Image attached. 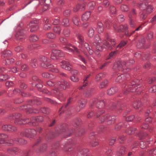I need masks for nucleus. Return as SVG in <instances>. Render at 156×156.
Here are the masks:
<instances>
[{
    "instance_id": "nucleus-29",
    "label": "nucleus",
    "mask_w": 156,
    "mask_h": 156,
    "mask_svg": "<svg viewBox=\"0 0 156 156\" xmlns=\"http://www.w3.org/2000/svg\"><path fill=\"white\" fill-rule=\"evenodd\" d=\"M117 90V88L115 87H112L109 89L107 91V94L109 95H112L115 94Z\"/></svg>"
},
{
    "instance_id": "nucleus-64",
    "label": "nucleus",
    "mask_w": 156,
    "mask_h": 156,
    "mask_svg": "<svg viewBox=\"0 0 156 156\" xmlns=\"http://www.w3.org/2000/svg\"><path fill=\"white\" fill-rule=\"evenodd\" d=\"M148 153L149 154H156V148L148 151Z\"/></svg>"
},
{
    "instance_id": "nucleus-18",
    "label": "nucleus",
    "mask_w": 156,
    "mask_h": 156,
    "mask_svg": "<svg viewBox=\"0 0 156 156\" xmlns=\"http://www.w3.org/2000/svg\"><path fill=\"white\" fill-rule=\"evenodd\" d=\"M15 37L17 40L22 41L25 37L23 30H19L16 33Z\"/></svg>"
},
{
    "instance_id": "nucleus-63",
    "label": "nucleus",
    "mask_w": 156,
    "mask_h": 156,
    "mask_svg": "<svg viewBox=\"0 0 156 156\" xmlns=\"http://www.w3.org/2000/svg\"><path fill=\"white\" fill-rule=\"evenodd\" d=\"M123 126H124L123 123V122H120L116 125L115 129L117 130L120 129Z\"/></svg>"
},
{
    "instance_id": "nucleus-12",
    "label": "nucleus",
    "mask_w": 156,
    "mask_h": 156,
    "mask_svg": "<svg viewBox=\"0 0 156 156\" xmlns=\"http://www.w3.org/2000/svg\"><path fill=\"white\" fill-rule=\"evenodd\" d=\"M36 131L34 129H27L24 132H21V136H25L28 138H32L36 134Z\"/></svg>"
},
{
    "instance_id": "nucleus-15",
    "label": "nucleus",
    "mask_w": 156,
    "mask_h": 156,
    "mask_svg": "<svg viewBox=\"0 0 156 156\" xmlns=\"http://www.w3.org/2000/svg\"><path fill=\"white\" fill-rule=\"evenodd\" d=\"M74 141L69 140L63 144L62 147L64 148L65 151H70L73 149V147L72 146V145Z\"/></svg>"
},
{
    "instance_id": "nucleus-37",
    "label": "nucleus",
    "mask_w": 156,
    "mask_h": 156,
    "mask_svg": "<svg viewBox=\"0 0 156 156\" xmlns=\"http://www.w3.org/2000/svg\"><path fill=\"white\" fill-rule=\"evenodd\" d=\"M108 83V81L107 80H105L101 83L99 87L100 88H103L105 87Z\"/></svg>"
},
{
    "instance_id": "nucleus-1",
    "label": "nucleus",
    "mask_w": 156,
    "mask_h": 156,
    "mask_svg": "<svg viewBox=\"0 0 156 156\" xmlns=\"http://www.w3.org/2000/svg\"><path fill=\"white\" fill-rule=\"evenodd\" d=\"M107 40L110 42L112 45L108 43L107 41L105 40L103 44L101 43V40L99 36L98 35H96L94 37V42L93 43L94 46H96V49L99 51H101L103 50V47L105 48H108L111 49L112 48V46H114L115 44V42L113 39L110 38L106 37Z\"/></svg>"
},
{
    "instance_id": "nucleus-35",
    "label": "nucleus",
    "mask_w": 156,
    "mask_h": 156,
    "mask_svg": "<svg viewBox=\"0 0 156 156\" xmlns=\"http://www.w3.org/2000/svg\"><path fill=\"white\" fill-rule=\"evenodd\" d=\"M72 98H70L68 100L67 103V104L65 106H63L59 109V111H61L62 110V111L59 113V115H60L62 114V112H63L64 109L65 108H66L67 107V106L71 102V100L72 99Z\"/></svg>"
},
{
    "instance_id": "nucleus-23",
    "label": "nucleus",
    "mask_w": 156,
    "mask_h": 156,
    "mask_svg": "<svg viewBox=\"0 0 156 156\" xmlns=\"http://www.w3.org/2000/svg\"><path fill=\"white\" fill-rule=\"evenodd\" d=\"M96 30L99 33H102L104 30V27L103 24L101 22H98V23Z\"/></svg>"
},
{
    "instance_id": "nucleus-55",
    "label": "nucleus",
    "mask_w": 156,
    "mask_h": 156,
    "mask_svg": "<svg viewBox=\"0 0 156 156\" xmlns=\"http://www.w3.org/2000/svg\"><path fill=\"white\" fill-rule=\"evenodd\" d=\"M145 41L144 39H142L141 40H140L137 44V47L138 48H140L144 44Z\"/></svg>"
},
{
    "instance_id": "nucleus-57",
    "label": "nucleus",
    "mask_w": 156,
    "mask_h": 156,
    "mask_svg": "<svg viewBox=\"0 0 156 156\" xmlns=\"http://www.w3.org/2000/svg\"><path fill=\"white\" fill-rule=\"evenodd\" d=\"M94 91V89L93 88H89L86 91V96L87 97H88Z\"/></svg>"
},
{
    "instance_id": "nucleus-40",
    "label": "nucleus",
    "mask_w": 156,
    "mask_h": 156,
    "mask_svg": "<svg viewBox=\"0 0 156 156\" xmlns=\"http://www.w3.org/2000/svg\"><path fill=\"white\" fill-rule=\"evenodd\" d=\"M47 148V146L45 144H44L41 146L38 152H43Z\"/></svg>"
},
{
    "instance_id": "nucleus-59",
    "label": "nucleus",
    "mask_w": 156,
    "mask_h": 156,
    "mask_svg": "<svg viewBox=\"0 0 156 156\" xmlns=\"http://www.w3.org/2000/svg\"><path fill=\"white\" fill-rule=\"evenodd\" d=\"M20 92H21V94L22 96H26V95L24 94V93L23 92H22L19 89H15L13 91V92L14 94H15L17 93H20Z\"/></svg>"
},
{
    "instance_id": "nucleus-58",
    "label": "nucleus",
    "mask_w": 156,
    "mask_h": 156,
    "mask_svg": "<svg viewBox=\"0 0 156 156\" xmlns=\"http://www.w3.org/2000/svg\"><path fill=\"white\" fill-rule=\"evenodd\" d=\"M39 46V45L36 44H31L28 46V49L30 50H32Z\"/></svg>"
},
{
    "instance_id": "nucleus-43",
    "label": "nucleus",
    "mask_w": 156,
    "mask_h": 156,
    "mask_svg": "<svg viewBox=\"0 0 156 156\" xmlns=\"http://www.w3.org/2000/svg\"><path fill=\"white\" fill-rule=\"evenodd\" d=\"M72 20L73 23L75 25L77 26L79 25V19L77 16H75L73 17Z\"/></svg>"
},
{
    "instance_id": "nucleus-3",
    "label": "nucleus",
    "mask_w": 156,
    "mask_h": 156,
    "mask_svg": "<svg viewBox=\"0 0 156 156\" xmlns=\"http://www.w3.org/2000/svg\"><path fill=\"white\" fill-rule=\"evenodd\" d=\"M58 84L60 88L55 87V88L52 90L51 92L56 95L58 96L60 99V97H61L62 96V94L61 92L62 90L66 89L69 86V83L67 81L64 80L58 82Z\"/></svg>"
},
{
    "instance_id": "nucleus-21",
    "label": "nucleus",
    "mask_w": 156,
    "mask_h": 156,
    "mask_svg": "<svg viewBox=\"0 0 156 156\" xmlns=\"http://www.w3.org/2000/svg\"><path fill=\"white\" fill-rule=\"evenodd\" d=\"M100 115L96 111H95V112L91 111L88 114L87 117L88 118H90L93 116H95L96 117H98Z\"/></svg>"
},
{
    "instance_id": "nucleus-33",
    "label": "nucleus",
    "mask_w": 156,
    "mask_h": 156,
    "mask_svg": "<svg viewBox=\"0 0 156 156\" xmlns=\"http://www.w3.org/2000/svg\"><path fill=\"white\" fill-rule=\"evenodd\" d=\"M88 151V150L87 149H80L79 150V153L78 154L80 155V154L81 155H84L86 154Z\"/></svg>"
},
{
    "instance_id": "nucleus-25",
    "label": "nucleus",
    "mask_w": 156,
    "mask_h": 156,
    "mask_svg": "<svg viewBox=\"0 0 156 156\" xmlns=\"http://www.w3.org/2000/svg\"><path fill=\"white\" fill-rule=\"evenodd\" d=\"M55 136L54 135L52 132H50L46 134L45 136V139L46 141H48L53 138Z\"/></svg>"
},
{
    "instance_id": "nucleus-19",
    "label": "nucleus",
    "mask_w": 156,
    "mask_h": 156,
    "mask_svg": "<svg viewBox=\"0 0 156 156\" xmlns=\"http://www.w3.org/2000/svg\"><path fill=\"white\" fill-rule=\"evenodd\" d=\"M61 66L62 68L68 70L71 69V65L68 62L65 61H62L61 62Z\"/></svg>"
},
{
    "instance_id": "nucleus-14",
    "label": "nucleus",
    "mask_w": 156,
    "mask_h": 156,
    "mask_svg": "<svg viewBox=\"0 0 156 156\" xmlns=\"http://www.w3.org/2000/svg\"><path fill=\"white\" fill-rule=\"evenodd\" d=\"M86 103V100L83 99H81L79 100L77 104V106L76 110L77 112L80 111L85 106Z\"/></svg>"
},
{
    "instance_id": "nucleus-60",
    "label": "nucleus",
    "mask_w": 156,
    "mask_h": 156,
    "mask_svg": "<svg viewBox=\"0 0 156 156\" xmlns=\"http://www.w3.org/2000/svg\"><path fill=\"white\" fill-rule=\"evenodd\" d=\"M28 69V67L27 64L22 63L21 65V69L22 71H26Z\"/></svg>"
},
{
    "instance_id": "nucleus-10",
    "label": "nucleus",
    "mask_w": 156,
    "mask_h": 156,
    "mask_svg": "<svg viewBox=\"0 0 156 156\" xmlns=\"http://www.w3.org/2000/svg\"><path fill=\"white\" fill-rule=\"evenodd\" d=\"M95 104L96 106L99 109L96 111L100 115L104 113L105 112L103 109L105 106V101L103 100L97 101L96 102H93V105Z\"/></svg>"
},
{
    "instance_id": "nucleus-28",
    "label": "nucleus",
    "mask_w": 156,
    "mask_h": 156,
    "mask_svg": "<svg viewBox=\"0 0 156 156\" xmlns=\"http://www.w3.org/2000/svg\"><path fill=\"white\" fill-rule=\"evenodd\" d=\"M42 76L43 77L49 78L50 79H53L54 78L52 74H50L47 72L43 73L42 74Z\"/></svg>"
},
{
    "instance_id": "nucleus-20",
    "label": "nucleus",
    "mask_w": 156,
    "mask_h": 156,
    "mask_svg": "<svg viewBox=\"0 0 156 156\" xmlns=\"http://www.w3.org/2000/svg\"><path fill=\"white\" fill-rule=\"evenodd\" d=\"M90 74H89L87 75V76H85L84 77L83 79V83H84V84L82 86L80 87L79 88V90H82L86 86H87V85L88 83V79L90 77Z\"/></svg>"
},
{
    "instance_id": "nucleus-49",
    "label": "nucleus",
    "mask_w": 156,
    "mask_h": 156,
    "mask_svg": "<svg viewBox=\"0 0 156 156\" xmlns=\"http://www.w3.org/2000/svg\"><path fill=\"white\" fill-rule=\"evenodd\" d=\"M94 34V30L92 28H90L88 30V35L90 37H92Z\"/></svg>"
},
{
    "instance_id": "nucleus-9",
    "label": "nucleus",
    "mask_w": 156,
    "mask_h": 156,
    "mask_svg": "<svg viewBox=\"0 0 156 156\" xmlns=\"http://www.w3.org/2000/svg\"><path fill=\"white\" fill-rule=\"evenodd\" d=\"M138 81V80H137L136 82L133 81L131 83V85L128 86V89H127H127L124 90V94L125 95L127 94L129 91L131 92H134L138 88L140 87V85H136V83Z\"/></svg>"
},
{
    "instance_id": "nucleus-2",
    "label": "nucleus",
    "mask_w": 156,
    "mask_h": 156,
    "mask_svg": "<svg viewBox=\"0 0 156 156\" xmlns=\"http://www.w3.org/2000/svg\"><path fill=\"white\" fill-rule=\"evenodd\" d=\"M8 137L7 135L0 134V145L5 143H7L11 145L14 144H26L27 142L22 139L16 138L13 139L6 140Z\"/></svg>"
},
{
    "instance_id": "nucleus-11",
    "label": "nucleus",
    "mask_w": 156,
    "mask_h": 156,
    "mask_svg": "<svg viewBox=\"0 0 156 156\" xmlns=\"http://www.w3.org/2000/svg\"><path fill=\"white\" fill-rule=\"evenodd\" d=\"M21 109L25 110L26 113L27 114L31 113H38L39 111L38 109L33 108V107L31 105H27L23 106L21 107Z\"/></svg>"
},
{
    "instance_id": "nucleus-41",
    "label": "nucleus",
    "mask_w": 156,
    "mask_h": 156,
    "mask_svg": "<svg viewBox=\"0 0 156 156\" xmlns=\"http://www.w3.org/2000/svg\"><path fill=\"white\" fill-rule=\"evenodd\" d=\"M48 2H50L51 1L50 0H45L44 1L45 5H44V6L43 9V12L47 9L49 7L48 4L47 3Z\"/></svg>"
},
{
    "instance_id": "nucleus-34",
    "label": "nucleus",
    "mask_w": 156,
    "mask_h": 156,
    "mask_svg": "<svg viewBox=\"0 0 156 156\" xmlns=\"http://www.w3.org/2000/svg\"><path fill=\"white\" fill-rule=\"evenodd\" d=\"M85 4H83L81 6L80 4H78L74 8V10L75 12H77L78 11V9L81 8L82 10H83L85 7Z\"/></svg>"
},
{
    "instance_id": "nucleus-22",
    "label": "nucleus",
    "mask_w": 156,
    "mask_h": 156,
    "mask_svg": "<svg viewBox=\"0 0 156 156\" xmlns=\"http://www.w3.org/2000/svg\"><path fill=\"white\" fill-rule=\"evenodd\" d=\"M90 12L89 11L87 12L82 16V19L83 21H87L90 18Z\"/></svg>"
},
{
    "instance_id": "nucleus-36",
    "label": "nucleus",
    "mask_w": 156,
    "mask_h": 156,
    "mask_svg": "<svg viewBox=\"0 0 156 156\" xmlns=\"http://www.w3.org/2000/svg\"><path fill=\"white\" fill-rule=\"evenodd\" d=\"M11 54V52L9 50H6L3 52L2 56L4 58L9 56Z\"/></svg>"
},
{
    "instance_id": "nucleus-44",
    "label": "nucleus",
    "mask_w": 156,
    "mask_h": 156,
    "mask_svg": "<svg viewBox=\"0 0 156 156\" xmlns=\"http://www.w3.org/2000/svg\"><path fill=\"white\" fill-rule=\"evenodd\" d=\"M95 5V3L94 1H92L89 2L88 5L87 6L90 9H93Z\"/></svg>"
},
{
    "instance_id": "nucleus-39",
    "label": "nucleus",
    "mask_w": 156,
    "mask_h": 156,
    "mask_svg": "<svg viewBox=\"0 0 156 156\" xmlns=\"http://www.w3.org/2000/svg\"><path fill=\"white\" fill-rule=\"evenodd\" d=\"M126 75V74H122L121 75H119L116 79V81L117 82H120L121 80L124 79L125 78H126L127 77L125 75Z\"/></svg>"
},
{
    "instance_id": "nucleus-61",
    "label": "nucleus",
    "mask_w": 156,
    "mask_h": 156,
    "mask_svg": "<svg viewBox=\"0 0 156 156\" xmlns=\"http://www.w3.org/2000/svg\"><path fill=\"white\" fill-rule=\"evenodd\" d=\"M70 30L67 28H65L63 30V34L66 36H68L70 34Z\"/></svg>"
},
{
    "instance_id": "nucleus-27",
    "label": "nucleus",
    "mask_w": 156,
    "mask_h": 156,
    "mask_svg": "<svg viewBox=\"0 0 156 156\" xmlns=\"http://www.w3.org/2000/svg\"><path fill=\"white\" fill-rule=\"evenodd\" d=\"M53 53L56 54L57 55V57H63L64 56V53L61 51L59 50L53 49Z\"/></svg>"
},
{
    "instance_id": "nucleus-5",
    "label": "nucleus",
    "mask_w": 156,
    "mask_h": 156,
    "mask_svg": "<svg viewBox=\"0 0 156 156\" xmlns=\"http://www.w3.org/2000/svg\"><path fill=\"white\" fill-rule=\"evenodd\" d=\"M134 62V60L132 58L130 59L129 62L127 63H126L125 62H118L114 65L113 67V69L115 70L117 69L119 70H122L123 69L124 72H126L127 71H128L129 70V69H128V70L127 71V69H126V65H131Z\"/></svg>"
},
{
    "instance_id": "nucleus-50",
    "label": "nucleus",
    "mask_w": 156,
    "mask_h": 156,
    "mask_svg": "<svg viewBox=\"0 0 156 156\" xmlns=\"http://www.w3.org/2000/svg\"><path fill=\"white\" fill-rule=\"evenodd\" d=\"M117 51H112L109 54V55L106 58V60H108L110 59L113 56H115L116 55L117 53Z\"/></svg>"
},
{
    "instance_id": "nucleus-54",
    "label": "nucleus",
    "mask_w": 156,
    "mask_h": 156,
    "mask_svg": "<svg viewBox=\"0 0 156 156\" xmlns=\"http://www.w3.org/2000/svg\"><path fill=\"white\" fill-rule=\"evenodd\" d=\"M38 39L37 37L35 35H32L30 36V41H36Z\"/></svg>"
},
{
    "instance_id": "nucleus-13",
    "label": "nucleus",
    "mask_w": 156,
    "mask_h": 156,
    "mask_svg": "<svg viewBox=\"0 0 156 156\" xmlns=\"http://www.w3.org/2000/svg\"><path fill=\"white\" fill-rule=\"evenodd\" d=\"M43 120V117L42 116H37L32 117L29 119L30 123L33 126H36L38 125V122H41Z\"/></svg>"
},
{
    "instance_id": "nucleus-6",
    "label": "nucleus",
    "mask_w": 156,
    "mask_h": 156,
    "mask_svg": "<svg viewBox=\"0 0 156 156\" xmlns=\"http://www.w3.org/2000/svg\"><path fill=\"white\" fill-rule=\"evenodd\" d=\"M116 117L115 115L108 114L101 116L100 121L101 123L105 122L107 125H110L115 122Z\"/></svg>"
},
{
    "instance_id": "nucleus-62",
    "label": "nucleus",
    "mask_w": 156,
    "mask_h": 156,
    "mask_svg": "<svg viewBox=\"0 0 156 156\" xmlns=\"http://www.w3.org/2000/svg\"><path fill=\"white\" fill-rule=\"evenodd\" d=\"M37 60L35 59H31V62L30 63V65L33 67H35L36 66Z\"/></svg>"
},
{
    "instance_id": "nucleus-32",
    "label": "nucleus",
    "mask_w": 156,
    "mask_h": 156,
    "mask_svg": "<svg viewBox=\"0 0 156 156\" xmlns=\"http://www.w3.org/2000/svg\"><path fill=\"white\" fill-rule=\"evenodd\" d=\"M105 74L102 73H100L96 75L95 78V81L97 82H98L102 78Z\"/></svg>"
},
{
    "instance_id": "nucleus-52",
    "label": "nucleus",
    "mask_w": 156,
    "mask_h": 156,
    "mask_svg": "<svg viewBox=\"0 0 156 156\" xmlns=\"http://www.w3.org/2000/svg\"><path fill=\"white\" fill-rule=\"evenodd\" d=\"M40 111L44 113L48 114L50 110L48 108L45 107L41 108Z\"/></svg>"
},
{
    "instance_id": "nucleus-26",
    "label": "nucleus",
    "mask_w": 156,
    "mask_h": 156,
    "mask_svg": "<svg viewBox=\"0 0 156 156\" xmlns=\"http://www.w3.org/2000/svg\"><path fill=\"white\" fill-rule=\"evenodd\" d=\"M136 14V12L134 9H132L129 11L128 17L129 19H132Z\"/></svg>"
},
{
    "instance_id": "nucleus-38",
    "label": "nucleus",
    "mask_w": 156,
    "mask_h": 156,
    "mask_svg": "<svg viewBox=\"0 0 156 156\" xmlns=\"http://www.w3.org/2000/svg\"><path fill=\"white\" fill-rule=\"evenodd\" d=\"M133 106L134 108H138L141 106V101H136L134 102Z\"/></svg>"
},
{
    "instance_id": "nucleus-4",
    "label": "nucleus",
    "mask_w": 156,
    "mask_h": 156,
    "mask_svg": "<svg viewBox=\"0 0 156 156\" xmlns=\"http://www.w3.org/2000/svg\"><path fill=\"white\" fill-rule=\"evenodd\" d=\"M48 57H46L42 55L40 56L39 58L40 61L42 63L41 64V66L43 67H48L49 69V70L53 72L57 73L58 72V70L56 69L54 66L51 65L49 63H45V62H48L49 59L47 58Z\"/></svg>"
},
{
    "instance_id": "nucleus-30",
    "label": "nucleus",
    "mask_w": 156,
    "mask_h": 156,
    "mask_svg": "<svg viewBox=\"0 0 156 156\" xmlns=\"http://www.w3.org/2000/svg\"><path fill=\"white\" fill-rule=\"evenodd\" d=\"M148 5V3L147 2L142 3L140 4L137 5V6L141 10L146 9Z\"/></svg>"
},
{
    "instance_id": "nucleus-17",
    "label": "nucleus",
    "mask_w": 156,
    "mask_h": 156,
    "mask_svg": "<svg viewBox=\"0 0 156 156\" xmlns=\"http://www.w3.org/2000/svg\"><path fill=\"white\" fill-rule=\"evenodd\" d=\"M29 26L30 27V31L31 32L36 31L38 28L37 21L36 20L31 21L29 24Z\"/></svg>"
},
{
    "instance_id": "nucleus-53",
    "label": "nucleus",
    "mask_w": 156,
    "mask_h": 156,
    "mask_svg": "<svg viewBox=\"0 0 156 156\" xmlns=\"http://www.w3.org/2000/svg\"><path fill=\"white\" fill-rule=\"evenodd\" d=\"M139 136L140 138V139H144L145 138H147V134H145L143 132L140 131L138 133Z\"/></svg>"
},
{
    "instance_id": "nucleus-48",
    "label": "nucleus",
    "mask_w": 156,
    "mask_h": 156,
    "mask_svg": "<svg viewBox=\"0 0 156 156\" xmlns=\"http://www.w3.org/2000/svg\"><path fill=\"white\" fill-rule=\"evenodd\" d=\"M120 9L123 12H127L128 11L129 8L127 5L122 4L121 6Z\"/></svg>"
},
{
    "instance_id": "nucleus-45",
    "label": "nucleus",
    "mask_w": 156,
    "mask_h": 156,
    "mask_svg": "<svg viewBox=\"0 0 156 156\" xmlns=\"http://www.w3.org/2000/svg\"><path fill=\"white\" fill-rule=\"evenodd\" d=\"M62 24L65 26H68L69 24V21L67 18L63 20Z\"/></svg>"
},
{
    "instance_id": "nucleus-31",
    "label": "nucleus",
    "mask_w": 156,
    "mask_h": 156,
    "mask_svg": "<svg viewBox=\"0 0 156 156\" xmlns=\"http://www.w3.org/2000/svg\"><path fill=\"white\" fill-rule=\"evenodd\" d=\"M18 150V149L16 148H9L7 149V152L8 153L11 154L16 153Z\"/></svg>"
},
{
    "instance_id": "nucleus-42",
    "label": "nucleus",
    "mask_w": 156,
    "mask_h": 156,
    "mask_svg": "<svg viewBox=\"0 0 156 156\" xmlns=\"http://www.w3.org/2000/svg\"><path fill=\"white\" fill-rule=\"evenodd\" d=\"M66 125H64L62 127H61L62 129L59 128L58 129H56V132L57 134H60L62 133L65 131L66 129L63 128Z\"/></svg>"
},
{
    "instance_id": "nucleus-56",
    "label": "nucleus",
    "mask_w": 156,
    "mask_h": 156,
    "mask_svg": "<svg viewBox=\"0 0 156 156\" xmlns=\"http://www.w3.org/2000/svg\"><path fill=\"white\" fill-rule=\"evenodd\" d=\"M47 37L50 39H53L55 37L54 34L52 32H49L46 34Z\"/></svg>"
},
{
    "instance_id": "nucleus-51",
    "label": "nucleus",
    "mask_w": 156,
    "mask_h": 156,
    "mask_svg": "<svg viewBox=\"0 0 156 156\" xmlns=\"http://www.w3.org/2000/svg\"><path fill=\"white\" fill-rule=\"evenodd\" d=\"M61 28L59 26H56L53 28V31L56 33L60 34L61 31Z\"/></svg>"
},
{
    "instance_id": "nucleus-24",
    "label": "nucleus",
    "mask_w": 156,
    "mask_h": 156,
    "mask_svg": "<svg viewBox=\"0 0 156 156\" xmlns=\"http://www.w3.org/2000/svg\"><path fill=\"white\" fill-rule=\"evenodd\" d=\"M126 151V148L123 147H119L117 154L119 156L122 155Z\"/></svg>"
},
{
    "instance_id": "nucleus-47",
    "label": "nucleus",
    "mask_w": 156,
    "mask_h": 156,
    "mask_svg": "<svg viewBox=\"0 0 156 156\" xmlns=\"http://www.w3.org/2000/svg\"><path fill=\"white\" fill-rule=\"evenodd\" d=\"M84 46L86 48L87 51L88 52L89 54H93V51L92 50L90 49L89 45L87 43H85L84 44Z\"/></svg>"
},
{
    "instance_id": "nucleus-16",
    "label": "nucleus",
    "mask_w": 156,
    "mask_h": 156,
    "mask_svg": "<svg viewBox=\"0 0 156 156\" xmlns=\"http://www.w3.org/2000/svg\"><path fill=\"white\" fill-rule=\"evenodd\" d=\"M113 27L114 30L118 32H124L128 29L127 25H121L119 26L116 23L113 24Z\"/></svg>"
},
{
    "instance_id": "nucleus-8",
    "label": "nucleus",
    "mask_w": 156,
    "mask_h": 156,
    "mask_svg": "<svg viewBox=\"0 0 156 156\" xmlns=\"http://www.w3.org/2000/svg\"><path fill=\"white\" fill-rule=\"evenodd\" d=\"M21 116V114L17 113L15 115L14 117V123L17 125L26 124L30 122L29 119L27 118L20 119V118Z\"/></svg>"
},
{
    "instance_id": "nucleus-46",
    "label": "nucleus",
    "mask_w": 156,
    "mask_h": 156,
    "mask_svg": "<svg viewBox=\"0 0 156 156\" xmlns=\"http://www.w3.org/2000/svg\"><path fill=\"white\" fill-rule=\"evenodd\" d=\"M136 131V129L135 128H130L128 129L126 133L128 134H132L134 133Z\"/></svg>"
},
{
    "instance_id": "nucleus-7",
    "label": "nucleus",
    "mask_w": 156,
    "mask_h": 156,
    "mask_svg": "<svg viewBox=\"0 0 156 156\" xmlns=\"http://www.w3.org/2000/svg\"><path fill=\"white\" fill-rule=\"evenodd\" d=\"M59 40L60 42L62 43H65V45H66L67 46L72 47L73 48H72L67 46L64 47H63V48L64 50H66L69 51V52H76L78 54L79 53V51L76 47L74 46H72L70 43H66V42L67 41L66 39L64 38L63 37H60Z\"/></svg>"
}]
</instances>
